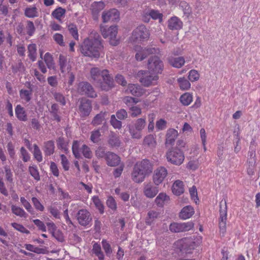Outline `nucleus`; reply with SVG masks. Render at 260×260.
I'll list each match as a JSON object with an SVG mask.
<instances>
[{
  "label": "nucleus",
  "instance_id": "c03bdc74",
  "mask_svg": "<svg viewBox=\"0 0 260 260\" xmlns=\"http://www.w3.org/2000/svg\"><path fill=\"white\" fill-rule=\"evenodd\" d=\"M72 151L76 158L79 159L80 158L81 155L79 152V143L77 141H74L73 143Z\"/></svg>",
  "mask_w": 260,
  "mask_h": 260
},
{
  "label": "nucleus",
  "instance_id": "dca6fc26",
  "mask_svg": "<svg viewBox=\"0 0 260 260\" xmlns=\"http://www.w3.org/2000/svg\"><path fill=\"white\" fill-rule=\"evenodd\" d=\"M105 160L107 165L110 167L118 166L120 162V158L117 154L111 151H107Z\"/></svg>",
  "mask_w": 260,
  "mask_h": 260
},
{
  "label": "nucleus",
  "instance_id": "f3484780",
  "mask_svg": "<svg viewBox=\"0 0 260 260\" xmlns=\"http://www.w3.org/2000/svg\"><path fill=\"white\" fill-rule=\"evenodd\" d=\"M79 109L83 116H88L92 109L90 101L86 99L81 100L79 107Z\"/></svg>",
  "mask_w": 260,
  "mask_h": 260
},
{
  "label": "nucleus",
  "instance_id": "338daca9",
  "mask_svg": "<svg viewBox=\"0 0 260 260\" xmlns=\"http://www.w3.org/2000/svg\"><path fill=\"white\" fill-rule=\"evenodd\" d=\"M189 192L192 199H193L196 203H197V201H199V198L198 197L197 189L196 186H193L191 187L189 189Z\"/></svg>",
  "mask_w": 260,
  "mask_h": 260
},
{
  "label": "nucleus",
  "instance_id": "7c9ffc66",
  "mask_svg": "<svg viewBox=\"0 0 260 260\" xmlns=\"http://www.w3.org/2000/svg\"><path fill=\"white\" fill-rule=\"evenodd\" d=\"M128 130L133 139H140L142 137L141 131L136 129L135 126L132 124L128 125Z\"/></svg>",
  "mask_w": 260,
  "mask_h": 260
},
{
  "label": "nucleus",
  "instance_id": "de8ad7c7",
  "mask_svg": "<svg viewBox=\"0 0 260 260\" xmlns=\"http://www.w3.org/2000/svg\"><path fill=\"white\" fill-rule=\"evenodd\" d=\"M29 172L35 180L37 181L40 180V175L36 166H30L29 167Z\"/></svg>",
  "mask_w": 260,
  "mask_h": 260
},
{
  "label": "nucleus",
  "instance_id": "603ef678",
  "mask_svg": "<svg viewBox=\"0 0 260 260\" xmlns=\"http://www.w3.org/2000/svg\"><path fill=\"white\" fill-rule=\"evenodd\" d=\"M34 157L36 159V160L38 162H41L42 160V155L41 151L37 146V145L35 144L34 146Z\"/></svg>",
  "mask_w": 260,
  "mask_h": 260
},
{
  "label": "nucleus",
  "instance_id": "4c0bfd02",
  "mask_svg": "<svg viewBox=\"0 0 260 260\" xmlns=\"http://www.w3.org/2000/svg\"><path fill=\"white\" fill-rule=\"evenodd\" d=\"M177 81L179 84L181 89L183 90H187L190 87V83L184 77L179 78L177 79Z\"/></svg>",
  "mask_w": 260,
  "mask_h": 260
},
{
  "label": "nucleus",
  "instance_id": "412c9836",
  "mask_svg": "<svg viewBox=\"0 0 260 260\" xmlns=\"http://www.w3.org/2000/svg\"><path fill=\"white\" fill-rule=\"evenodd\" d=\"M108 144L112 148L119 147L121 144L119 136L111 132L108 137Z\"/></svg>",
  "mask_w": 260,
  "mask_h": 260
},
{
  "label": "nucleus",
  "instance_id": "6ab92c4d",
  "mask_svg": "<svg viewBox=\"0 0 260 260\" xmlns=\"http://www.w3.org/2000/svg\"><path fill=\"white\" fill-rule=\"evenodd\" d=\"M158 192V187L154 186L151 183H148L145 184L143 188V193L146 197L153 198Z\"/></svg>",
  "mask_w": 260,
  "mask_h": 260
},
{
  "label": "nucleus",
  "instance_id": "1a4fd4ad",
  "mask_svg": "<svg viewBox=\"0 0 260 260\" xmlns=\"http://www.w3.org/2000/svg\"><path fill=\"white\" fill-rule=\"evenodd\" d=\"M220 232L223 235L226 231V220L227 218V206L225 200H222L220 202Z\"/></svg>",
  "mask_w": 260,
  "mask_h": 260
},
{
  "label": "nucleus",
  "instance_id": "20e7f679",
  "mask_svg": "<svg viewBox=\"0 0 260 260\" xmlns=\"http://www.w3.org/2000/svg\"><path fill=\"white\" fill-rule=\"evenodd\" d=\"M165 156L168 162L175 166L181 165L184 160L183 151L177 148H169Z\"/></svg>",
  "mask_w": 260,
  "mask_h": 260
},
{
  "label": "nucleus",
  "instance_id": "bf43d9fd",
  "mask_svg": "<svg viewBox=\"0 0 260 260\" xmlns=\"http://www.w3.org/2000/svg\"><path fill=\"white\" fill-rule=\"evenodd\" d=\"M32 202L36 209L40 211H43L44 210V207L42 204L40 202L38 199L35 197L31 199Z\"/></svg>",
  "mask_w": 260,
  "mask_h": 260
},
{
  "label": "nucleus",
  "instance_id": "c756f323",
  "mask_svg": "<svg viewBox=\"0 0 260 260\" xmlns=\"http://www.w3.org/2000/svg\"><path fill=\"white\" fill-rule=\"evenodd\" d=\"M105 112H101L99 114H96L91 121V124L93 126H98L103 122L105 119Z\"/></svg>",
  "mask_w": 260,
  "mask_h": 260
},
{
  "label": "nucleus",
  "instance_id": "0e129e2a",
  "mask_svg": "<svg viewBox=\"0 0 260 260\" xmlns=\"http://www.w3.org/2000/svg\"><path fill=\"white\" fill-rule=\"evenodd\" d=\"M129 109L132 112L131 116L133 117H137L141 114V109L138 106H133L131 107Z\"/></svg>",
  "mask_w": 260,
  "mask_h": 260
},
{
  "label": "nucleus",
  "instance_id": "f257e3e1",
  "mask_svg": "<svg viewBox=\"0 0 260 260\" xmlns=\"http://www.w3.org/2000/svg\"><path fill=\"white\" fill-rule=\"evenodd\" d=\"M104 48L100 35L95 30L90 31L88 37L85 38L80 46L81 54L86 57L98 58L100 52Z\"/></svg>",
  "mask_w": 260,
  "mask_h": 260
},
{
  "label": "nucleus",
  "instance_id": "6e6d98bb",
  "mask_svg": "<svg viewBox=\"0 0 260 260\" xmlns=\"http://www.w3.org/2000/svg\"><path fill=\"white\" fill-rule=\"evenodd\" d=\"M82 152L84 156L87 158H91L92 157V152L90 148L86 145L82 146Z\"/></svg>",
  "mask_w": 260,
  "mask_h": 260
},
{
  "label": "nucleus",
  "instance_id": "9b49d317",
  "mask_svg": "<svg viewBox=\"0 0 260 260\" xmlns=\"http://www.w3.org/2000/svg\"><path fill=\"white\" fill-rule=\"evenodd\" d=\"M193 226L194 223L192 222H173L170 224L169 229L173 233L185 232L191 230Z\"/></svg>",
  "mask_w": 260,
  "mask_h": 260
},
{
  "label": "nucleus",
  "instance_id": "7ed1b4c3",
  "mask_svg": "<svg viewBox=\"0 0 260 260\" xmlns=\"http://www.w3.org/2000/svg\"><path fill=\"white\" fill-rule=\"evenodd\" d=\"M153 170V164L147 159L137 162L132 173V179L136 183L142 182Z\"/></svg>",
  "mask_w": 260,
  "mask_h": 260
},
{
  "label": "nucleus",
  "instance_id": "f704fd0d",
  "mask_svg": "<svg viewBox=\"0 0 260 260\" xmlns=\"http://www.w3.org/2000/svg\"><path fill=\"white\" fill-rule=\"evenodd\" d=\"M143 144L144 145L152 148L155 147L156 142L153 136L149 135L144 138Z\"/></svg>",
  "mask_w": 260,
  "mask_h": 260
},
{
  "label": "nucleus",
  "instance_id": "052dcab7",
  "mask_svg": "<svg viewBox=\"0 0 260 260\" xmlns=\"http://www.w3.org/2000/svg\"><path fill=\"white\" fill-rule=\"evenodd\" d=\"M93 201L101 213H104V206L98 197H93Z\"/></svg>",
  "mask_w": 260,
  "mask_h": 260
},
{
  "label": "nucleus",
  "instance_id": "393cba45",
  "mask_svg": "<svg viewBox=\"0 0 260 260\" xmlns=\"http://www.w3.org/2000/svg\"><path fill=\"white\" fill-rule=\"evenodd\" d=\"M251 158L248 161V167L247 169V172L248 175L251 176L254 174L255 159L254 157L255 156V153L253 152H250V155Z\"/></svg>",
  "mask_w": 260,
  "mask_h": 260
},
{
  "label": "nucleus",
  "instance_id": "4be33fe9",
  "mask_svg": "<svg viewBox=\"0 0 260 260\" xmlns=\"http://www.w3.org/2000/svg\"><path fill=\"white\" fill-rule=\"evenodd\" d=\"M194 213L193 208L191 206H186L183 208L179 214V217L186 219L191 217Z\"/></svg>",
  "mask_w": 260,
  "mask_h": 260
},
{
  "label": "nucleus",
  "instance_id": "e433bc0d",
  "mask_svg": "<svg viewBox=\"0 0 260 260\" xmlns=\"http://www.w3.org/2000/svg\"><path fill=\"white\" fill-rule=\"evenodd\" d=\"M44 61L49 69H54V63L52 56L49 53H46L44 56Z\"/></svg>",
  "mask_w": 260,
  "mask_h": 260
},
{
  "label": "nucleus",
  "instance_id": "ea45409f",
  "mask_svg": "<svg viewBox=\"0 0 260 260\" xmlns=\"http://www.w3.org/2000/svg\"><path fill=\"white\" fill-rule=\"evenodd\" d=\"M101 136L99 129L94 130L91 132L90 139L92 142L97 143L101 140Z\"/></svg>",
  "mask_w": 260,
  "mask_h": 260
},
{
  "label": "nucleus",
  "instance_id": "6e6552de",
  "mask_svg": "<svg viewBox=\"0 0 260 260\" xmlns=\"http://www.w3.org/2000/svg\"><path fill=\"white\" fill-rule=\"evenodd\" d=\"M176 246L182 254L191 253L194 248V242L189 239H183L178 241Z\"/></svg>",
  "mask_w": 260,
  "mask_h": 260
},
{
  "label": "nucleus",
  "instance_id": "b1692460",
  "mask_svg": "<svg viewBox=\"0 0 260 260\" xmlns=\"http://www.w3.org/2000/svg\"><path fill=\"white\" fill-rule=\"evenodd\" d=\"M168 61L172 66L180 68L184 65L185 59L183 57H171L168 59Z\"/></svg>",
  "mask_w": 260,
  "mask_h": 260
},
{
  "label": "nucleus",
  "instance_id": "0eeeda50",
  "mask_svg": "<svg viewBox=\"0 0 260 260\" xmlns=\"http://www.w3.org/2000/svg\"><path fill=\"white\" fill-rule=\"evenodd\" d=\"M163 68V63L157 56H152L148 59L147 68L149 74L157 75L161 74Z\"/></svg>",
  "mask_w": 260,
  "mask_h": 260
},
{
  "label": "nucleus",
  "instance_id": "c85d7f7f",
  "mask_svg": "<svg viewBox=\"0 0 260 260\" xmlns=\"http://www.w3.org/2000/svg\"><path fill=\"white\" fill-rule=\"evenodd\" d=\"M169 200V197L166 193H160L155 200L156 204L159 207H162L165 202Z\"/></svg>",
  "mask_w": 260,
  "mask_h": 260
},
{
  "label": "nucleus",
  "instance_id": "a211bd4d",
  "mask_svg": "<svg viewBox=\"0 0 260 260\" xmlns=\"http://www.w3.org/2000/svg\"><path fill=\"white\" fill-rule=\"evenodd\" d=\"M178 136L177 131L174 128L168 129L166 135L165 146L168 147V146L173 145L174 142Z\"/></svg>",
  "mask_w": 260,
  "mask_h": 260
},
{
  "label": "nucleus",
  "instance_id": "4468645a",
  "mask_svg": "<svg viewBox=\"0 0 260 260\" xmlns=\"http://www.w3.org/2000/svg\"><path fill=\"white\" fill-rule=\"evenodd\" d=\"M168 174L167 170L164 167L157 168L153 175V181L156 185L160 184L166 177Z\"/></svg>",
  "mask_w": 260,
  "mask_h": 260
},
{
  "label": "nucleus",
  "instance_id": "e2e57ef3",
  "mask_svg": "<svg viewBox=\"0 0 260 260\" xmlns=\"http://www.w3.org/2000/svg\"><path fill=\"white\" fill-rule=\"evenodd\" d=\"M67 58L66 56L62 54H60L59 56V65L60 69L62 72H63V70L66 67Z\"/></svg>",
  "mask_w": 260,
  "mask_h": 260
},
{
  "label": "nucleus",
  "instance_id": "5fc2aeb1",
  "mask_svg": "<svg viewBox=\"0 0 260 260\" xmlns=\"http://www.w3.org/2000/svg\"><path fill=\"white\" fill-rule=\"evenodd\" d=\"M54 40L60 46H64L65 43L63 42V36L60 34L56 33L53 35Z\"/></svg>",
  "mask_w": 260,
  "mask_h": 260
},
{
  "label": "nucleus",
  "instance_id": "69168bd1",
  "mask_svg": "<svg viewBox=\"0 0 260 260\" xmlns=\"http://www.w3.org/2000/svg\"><path fill=\"white\" fill-rule=\"evenodd\" d=\"M25 16H37V8L35 7L26 9L25 11Z\"/></svg>",
  "mask_w": 260,
  "mask_h": 260
},
{
  "label": "nucleus",
  "instance_id": "39448f33",
  "mask_svg": "<svg viewBox=\"0 0 260 260\" xmlns=\"http://www.w3.org/2000/svg\"><path fill=\"white\" fill-rule=\"evenodd\" d=\"M101 34L104 38H109V43L112 46H117L119 43V39L117 37L118 29L116 25H111L108 28L101 26Z\"/></svg>",
  "mask_w": 260,
  "mask_h": 260
},
{
  "label": "nucleus",
  "instance_id": "a18cd8bd",
  "mask_svg": "<svg viewBox=\"0 0 260 260\" xmlns=\"http://www.w3.org/2000/svg\"><path fill=\"white\" fill-rule=\"evenodd\" d=\"M31 91L28 90H21L20 91V96L26 102H29L31 99Z\"/></svg>",
  "mask_w": 260,
  "mask_h": 260
},
{
  "label": "nucleus",
  "instance_id": "f8f14e48",
  "mask_svg": "<svg viewBox=\"0 0 260 260\" xmlns=\"http://www.w3.org/2000/svg\"><path fill=\"white\" fill-rule=\"evenodd\" d=\"M148 75L147 72L145 71H140L138 72V76L144 75L140 79V82L146 87H148L152 84L153 81H156L158 79L157 74Z\"/></svg>",
  "mask_w": 260,
  "mask_h": 260
},
{
  "label": "nucleus",
  "instance_id": "3c124183",
  "mask_svg": "<svg viewBox=\"0 0 260 260\" xmlns=\"http://www.w3.org/2000/svg\"><path fill=\"white\" fill-rule=\"evenodd\" d=\"M53 94L56 102L60 103L62 106L66 104V101L63 94L59 92H54Z\"/></svg>",
  "mask_w": 260,
  "mask_h": 260
},
{
  "label": "nucleus",
  "instance_id": "72a5a7b5",
  "mask_svg": "<svg viewBox=\"0 0 260 260\" xmlns=\"http://www.w3.org/2000/svg\"><path fill=\"white\" fill-rule=\"evenodd\" d=\"M180 101L184 106H188L192 101V96L189 93H185L180 96Z\"/></svg>",
  "mask_w": 260,
  "mask_h": 260
},
{
  "label": "nucleus",
  "instance_id": "473e14b6",
  "mask_svg": "<svg viewBox=\"0 0 260 260\" xmlns=\"http://www.w3.org/2000/svg\"><path fill=\"white\" fill-rule=\"evenodd\" d=\"M58 106L57 104H53L51 107L50 112L53 119L57 122L60 121V117L58 114Z\"/></svg>",
  "mask_w": 260,
  "mask_h": 260
},
{
  "label": "nucleus",
  "instance_id": "58836bf2",
  "mask_svg": "<svg viewBox=\"0 0 260 260\" xmlns=\"http://www.w3.org/2000/svg\"><path fill=\"white\" fill-rule=\"evenodd\" d=\"M28 56L32 61H35L36 58V46L35 44H30L28 46Z\"/></svg>",
  "mask_w": 260,
  "mask_h": 260
},
{
  "label": "nucleus",
  "instance_id": "f03ea898",
  "mask_svg": "<svg viewBox=\"0 0 260 260\" xmlns=\"http://www.w3.org/2000/svg\"><path fill=\"white\" fill-rule=\"evenodd\" d=\"M90 73L94 83L102 90L108 91L114 87V81L108 70L95 67L91 68Z\"/></svg>",
  "mask_w": 260,
  "mask_h": 260
},
{
  "label": "nucleus",
  "instance_id": "864d4df0",
  "mask_svg": "<svg viewBox=\"0 0 260 260\" xmlns=\"http://www.w3.org/2000/svg\"><path fill=\"white\" fill-rule=\"evenodd\" d=\"M68 29L73 38L76 40H78V33L76 26L73 24H69Z\"/></svg>",
  "mask_w": 260,
  "mask_h": 260
},
{
  "label": "nucleus",
  "instance_id": "9d476101",
  "mask_svg": "<svg viewBox=\"0 0 260 260\" xmlns=\"http://www.w3.org/2000/svg\"><path fill=\"white\" fill-rule=\"evenodd\" d=\"M78 91L81 95H86L91 98L97 96V94L93 88L87 82H80L78 84Z\"/></svg>",
  "mask_w": 260,
  "mask_h": 260
},
{
  "label": "nucleus",
  "instance_id": "79ce46f5",
  "mask_svg": "<svg viewBox=\"0 0 260 260\" xmlns=\"http://www.w3.org/2000/svg\"><path fill=\"white\" fill-rule=\"evenodd\" d=\"M92 250L95 255L98 256L100 260L104 259V254L101 251V247L99 244L94 243L93 246Z\"/></svg>",
  "mask_w": 260,
  "mask_h": 260
},
{
  "label": "nucleus",
  "instance_id": "ddd939ff",
  "mask_svg": "<svg viewBox=\"0 0 260 260\" xmlns=\"http://www.w3.org/2000/svg\"><path fill=\"white\" fill-rule=\"evenodd\" d=\"M79 223L82 226H86L92 220L90 213L86 209L80 210L76 215Z\"/></svg>",
  "mask_w": 260,
  "mask_h": 260
},
{
  "label": "nucleus",
  "instance_id": "4d7b16f0",
  "mask_svg": "<svg viewBox=\"0 0 260 260\" xmlns=\"http://www.w3.org/2000/svg\"><path fill=\"white\" fill-rule=\"evenodd\" d=\"M115 115V116H116L118 119L122 120L127 117V113L125 110L121 109L116 112V115Z\"/></svg>",
  "mask_w": 260,
  "mask_h": 260
},
{
  "label": "nucleus",
  "instance_id": "37998d69",
  "mask_svg": "<svg viewBox=\"0 0 260 260\" xmlns=\"http://www.w3.org/2000/svg\"><path fill=\"white\" fill-rule=\"evenodd\" d=\"M110 123L115 129H120L122 127V122L121 121L116 118L115 115H112L111 116Z\"/></svg>",
  "mask_w": 260,
  "mask_h": 260
},
{
  "label": "nucleus",
  "instance_id": "2f4dec72",
  "mask_svg": "<svg viewBox=\"0 0 260 260\" xmlns=\"http://www.w3.org/2000/svg\"><path fill=\"white\" fill-rule=\"evenodd\" d=\"M147 217L146 219V224L150 225L153 222V221L158 218L159 213L155 211H150L147 214Z\"/></svg>",
  "mask_w": 260,
  "mask_h": 260
},
{
  "label": "nucleus",
  "instance_id": "49530a36",
  "mask_svg": "<svg viewBox=\"0 0 260 260\" xmlns=\"http://www.w3.org/2000/svg\"><path fill=\"white\" fill-rule=\"evenodd\" d=\"M137 129L142 131L146 125V120L144 118L138 119L133 125Z\"/></svg>",
  "mask_w": 260,
  "mask_h": 260
},
{
  "label": "nucleus",
  "instance_id": "13d9d810",
  "mask_svg": "<svg viewBox=\"0 0 260 260\" xmlns=\"http://www.w3.org/2000/svg\"><path fill=\"white\" fill-rule=\"evenodd\" d=\"M107 205L112 210L115 211L117 209V204L115 200L112 197H109L107 201Z\"/></svg>",
  "mask_w": 260,
  "mask_h": 260
},
{
  "label": "nucleus",
  "instance_id": "a19ab883",
  "mask_svg": "<svg viewBox=\"0 0 260 260\" xmlns=\"http://www.w3.org/2000/svg\"><path fill=\"white\" fill-rule=\"evenodd\" d=\"M95 156L98 158H106L107 152H106V148L103 146H99L95 152Z\"/></svg>",
  "mask_w": 260,
  "mask_h": 260
},
{
  "label": "nucleus",
  "instance_id": "09e8293b",
  "mask_svg": "<svg viewBox=\"0 0 260 260\" xmlns=\"http://www.w3.org/2000/svg\"><path fill=\"white\" fill-rule=\"evenodd\" d=\"M188 78L191 82L196 81L199 80L200 74L197 71L191 70L189 72Z\"/></svg>",
  "mask_w": 260,
  "mask_h": 260
},
{
  "label": "nucleus",
  "instance_id": "8fccbe9b",
  "mask_svg": "<svg viewBox=\"0 0 260 260\" xmlns=\"http://www.w3.org/2000/svg\"><path fill=\"white\" fill-rule=\"evenodd\" d=\"M119 11L116 9L113 8L108 11L103 12L102 16H119Z\"/></svg>",
  "mask_w": 260,
  "mask_h": 260
},
{
  "label": "nucleus",
  "instance_id": "aec40b11",
  "mask_svg": "<svg viewBox=\"0 0 260 260\" xmlns=\"http://www.w3.org/2000/svg\"><path fill=\"white\" fill-rule=\"evenodd\" d=\"M125 92L134 96H140L143 94L144 90L141 86L138 84H129Z\"/></svg>",
  "mask_w": 260,
  "mask_h": 260
},
{
  "label": "nucleus",
  "instance_id": "bb28decb",
  "mask_svg": "<svg viewBox=\"0 0 260 260\" xmlns=\"http://www.w3.org/2000/svg\"><path fill=\"white\" fill-rule=\"evenodd\" d=\"M54 143L52 140L47 141L44 144V151L46 155H51L54 152Z\"/></svg>",
  "mask_w": 260,
  "mask_h": 260
},
{
  "label": "nucleus",
  "instance_id": "423d86ee",
  "mask_svg": "<svg viewBox=\"0 0 260 260\" xmlns=\"http://www.w3.org/2000/svg\"><path fill=\"white\" fill-rule=\"evenodd\" d=\"M149 33L144 25H141L135 29L129 37V41L132 43H139L142 41L149 38Z\"/></svg>",
  "mask_w": 260,
  "mask_h": 260
},
{
  "label": "nucleus",
  "instance_id": "2eb2a0df",
  "mask_svg": "<svg viewBox=\"0 0 260 260\" xmlns=\"http://www.w3.org/2000/svg\"><path fill=\"white\" fill-rule=\"evenodd\" d=\"M157 49L152 47H147L138 51L135 55V58L138 61H142L150 54L157 53Z\"/></svg>",
  "mask_w": 260,
  "mask_h": 260
},
{
  "label": "nucleus",
  "instance_id": "cd10ccee",
  "mask_svg": "<svg viewBox=\"0 0 260 260\" xmlns=\"http://www.w3.org/2000/svg\"><path fill=\"white\" fill-rule=\"evenodd\" d=\"M105 7V4L104 2H94L91 5V10L93 14H96L103 10Z\"/></svg>",
  "mask_w": 260,
  "mask_h": 260
},
{
  "label": "nucleus",
  "instance_id": "a878e982",
  "mask_svg": "<svg viewBox=\"0 0 260 260\" xmlns=\"http://www.w3.org/2000/svg\"><path fill=\"white\" fill-rule=\"evenodd\" d=\"M172 192L174 194L179 196L184 192L183 182L180 180L176 181L172 186Z\"/></svg>",
  "mask_w": 260,
  "mask_h": 260
},
{
  "label": "nucleus",
  "instance_id": "c9c22d12",
  "mask_svg": "<svg viewBox=\"0 0 260 260\" xmlns=\"http://www.w3.org/2000/svg\"><path fill=\"white\" fill-rule=\"evenodd\" d=\"M17 118L23 121H25L27 119L24 109L18 105H17Z\"/></svg>",
  "mask_w": 260,
  "mask_h": 260
},
{
  "label": "nucleus",
  "instance_id": "680f3d73",
  "mask_svg": "<svg viewBox=\"0 0 260 260\" xmlns=\"http://www.w3.org/2000/svg\"><path fill=\"white\" fill-rule=\"evenodd\" d=\"M180 7L182 8L184 15L188 16L190 15L191 12V9L189 6L185 2H181L180 4Z\"/></svg>",
  "mask_w": 260,
  "mask_h": 260
},
{
  "label": "nucleus",
  "instance_id": "774afa93",
  "mask_svg": "<svg viewBox=\"0 0 260 260\" xmlns=\"http://www.w3.org/2000/svg\"><path fill=\"white\" fill-rule=\"evenodd\" d=\"M34 224L38 229L42 232L46 231V228L44 223L39 219H35L33 220Z\"/></svg>",
  "mask_w": 260,
  "mask_h": 260
},
{
  "label": "nucleus",
  "instance_id": "5701e85b",
  "mask_svg": "<svg viewBox=\"0 0 260 260\" xmlns=\"http://www.w3.org/2000/svg\"><path fill=\"white\" fill-rule=\"evenodd\" d=\"M183 23L178 17H171L168 20V27L172 30H178L182 27Z\"/></svg>",
  "mask_w": 260,
  "mask_h": 260
}]
</instances>
